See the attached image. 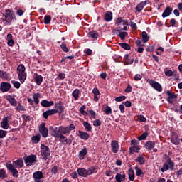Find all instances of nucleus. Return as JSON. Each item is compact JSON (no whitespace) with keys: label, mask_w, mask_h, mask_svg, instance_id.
<instances>
[{"label":"nucleus","mask_w":182,"mask_h":182,"mask_svg":"<svg viewBox=\"0 0 182 182\" xmlns=\"http://www.w3.org/2000/svg\"><path fill=\"white\" fill-rule=\"evenodd\" d=\"M120 149V146H119V142L116 140H112L111 141V150L112 153H119V149Z\"/></svg>","instance_id":"nucleus-18"},{"label":"nucleus","mask_w":182,"mask_h":182,"mask_svg":"<svg viewBox=\"0 0 182 182\" xmlns=\"http://www.w3.org/2000/svg\"><path fill=\"white\" fill-rule=\"evenodd\" d=\"M86 109V105H82L80 107V112L82 116H87V112L85 111Z\"/></svg>","instance_id":"nucleus-50"},{"label":"nucleus","mask_w":182,"mask_h":182,"mask_svg":"<svg viewBox=\"0 0 182 182\" xmlns=\"http://www.w3.org/2000/svg\"><path fill=\"white\" fill-rule=\"evenodd\" d=\"M16 16H15V12L12 10H6L5 12V21L7 25H11L12 21H15Z\"/></svg>","instance_id":"nucleus-6"},{"label":"nucleus","mask_w":182,"mask_h":182,"mask_svg":"<svg viewBox=\"0 0 182 182\" xmlns=\"http://www.w3.org/2000/svg\"><path fill=\"white\" fill-rule=\"evenodd\" d=\"M136 161L141 165H143L144 164V163H146V160L144 159V157H143V156H138L136 159Z\"/></svg>","instance_id":"nucleus-44"},{"label":"nucleus","mask_w":182,"mask_h":182,"mask_svg":"<svg viewBox=\"0 0 182 182\" xmlns=\"http://www.w3.org/2000/svg\"><path fill=\"white\" fill-rule=\"evenodd\" d=\"M0 77L1 79H9V75L6 72L0 70Z\"/></svg>","instance_id":"nucleus-45"},{"label":"nucleus","mask_w":182,"mask_h":182,"mask_svg":"<svg viewBox=\"0 0 182 182\" xmlns=\"http://www.w3.org/2000/svg\"><path fill=\"white\" fill-rule=\"evenodd\" d=\"M87 155V149L84 148L82 149L78 155V157L80 160H84L85 157H86V156Z\"/></svg>","instance_id":"nucleus-30"},{"label":"nucleus","mask_w":182,"mask_h":182,"mask_svg":"<svg viewBox=\"0 0 182 182\" xmlns=\"http://www.w3.org/2000/svg\"><path fill=\"white\" fill-rule=\"evenodd\" d=\"M149 36L147 35V33L146 31H143L142 32V42H144V43H147V42H149Z\"/></svg>","instance_id":"nucleus-43"},{"label":"nucleus","mask_w":182,"mask_h":182,"mask_svg":"<svg viewBox=\"0 0 182 182\" xmlns=\"http://www.w3.org/2000/svg\"><path fill=\"white\" fill-rule=\"evenodd\" d=\"M113 19V14L111 11H107L105 15V21L110 22Z\"/></svg>","instance_id":"nucleus-35"},{"label":"nucleus","mask_w":182,"mask_h":182,"mask_svg":"<svg viewBox=\"0 0 182 182\" xmlns=\"http://www.w3.org/2000/svg\"><path fill=\"white\" fill-rule=\"evenodd\" d=\"M174 170V162L171 161V159H168L165 164H164L161 168V172L167 171V170Z\"/></svg>","instance_id":"nucleus-9"},{"label":"nucleus","mask_w":182,"mask_h":182,"mask_svg":"<svg viewBox=\"0 0 182 182\" xmlns=\"http://www.w3.org/2000/svg\"><path fill=\"white\" fill-rule=\"evenodd\" d=\"M181 141V139L179 138L178 134L173 132L171 135V142L175 146H178Z\"/></svg>","instance_id":"nucleus-15"},{"label":"nucleus","mask_w":182,"mask_h":182,"mask_svg":"<svg viewBox=\"0 0 182 182\" xmlns=\"http://www.w3.org/2000/svg\"><path fill=\"white\" fill-rule=\"evenodd\" d=\"M104 112H105V114L110 115V114H112V108L109 106H107L105 107Z\"/></svg>","instance_id":"nucleus-51"},{"label":"nucleus","mask_w":182,"mask_h":182,"mask_svg":"<svg viewBox=\"0 0 182 182\" xmlns=\"http://www.w3.org/2000/svg\"><path fill=\"white\" fill-rule=\"evenodd\" d=\"M90 36H91V38H92V39H97V38L99 37V33H97V32L96 31H91L90 32Z\"/></svg>","instance_id":"nucleus-49"},{"label":"nucleus","mask_w":182,"mask_h":182,"mask_svg":"<svg viewBox=\"0 0 182 182\" xmlns=\"http://www.w3.org/2000/svg\"><path fill=\"white\" fill-rule=\"evenodd\" d=\"M38 132L42 137L46 138L49 136V129H47L45 122H42L38 127Z\"/></svg>","instance_id":"nucleus-10"},{"label":"nucleus","mask_w":182,"mask_h":182,"mask_svg":"<svg viewBox=\"0 0 182 182\" xmlns=\"http://www.w3.org/2000/svg\"><path fill=\"white\" fill-rule=\"evenodd\" d=\"M89 113L91 116V119H96V112H95L93 110H90Z\"/></svg>","instance_id":"nucleus-62"},{"label":"nucleus","mask_w":182,"mask_h":182,"mask_svg":"<svg viewBox=\"0 0 182 182\" xmlns=\"http://www.w3.org/2000/svg\"><path fill=\"white\" fill-rule=\"evenodd\" d=\"M119 46L126 50H130V46L126 43H120Z\"/></svg>","instance_id":"nucleus-47"},{"label":"nucleus","mask_w":182,"mask_h":182,"mask_svg":"<svg viewBox=\"0 0 182 182\" xmlns=\"http://www.w3.org/2000/svg\"><path fill=\"white\" fill-rule=\"evenodd\" d=\"M6 41H7L8 46H11V47L14 46V41L12 34L11 33L7 34Z\"/></svg>","instance_id":"nucleus-31"},{"label":"nucleus","mask_w":182,"mask_h":182,"mask_svg":"<svg viewBox=\"0 0 182 182\" xmlns=\"http://www.w3.org/2000/svg\"><path fill=\"white\" fill-rule=\"evenodd\" d=\"M171 14H173V8L167 6L162 14V18H167V16H170Z\"/></svg>","instance_id":"nucleus-22"},{"label":"nucleus","mask_w":182,"mask_h":182,"mask_svg":"<svg viewBox=\"0 0 182 182\" xmlns=\"http://www.w3.org/2000/svg\"><path fill=\"white\" fill-rule=\"evenodd\" d=\"M166 95H168L167 100L168 103H170L171 105H173V103H176V102H177V97H178L177 94H175L173 92L168 90L166 92Z\"/></svg>","instance_id":"nucleus-11"},{"label":"nucleus","mask_w":182,"mask_h":182,"mask_svg":"<svg viewBox=\"0 0 182 182\" xmlns=\"http://www.w3.org/2000/svg\"><path fill=\"white\" fill-rule=\"evenodd\" d=\"M128 33L126 31H120L119 33V36L120 38V39H122V41H123L126 36H127Z\"/></svg>","instance_id":"nucleus-52"},{"label":"nucleus","mask_w":182,"mask_h":182,"mask_svg":"<svg viewBox=\"0 0 182 182\" xmlns=\"http://www.w3.org/2000/svg\"><path fill=\"white\" fill-rule=\"evenodd\" d=\"M33 99L32 98H27L28 102L29 105H31V106L33 105V103L36 105H39V100L41 99V93L37 92L34 93L33 95Z\"/></svg>","instance_id":"nucleus-13"},{"label":"nucleus","mask_w":182,"mask_h":182,"mask_svg":"<svg viewBox=\"0 0 182 182\" xmlns=\"http://www.w3.org/2000/svg\"><path fill=\"white\" fill-rule=\"evenodd\" d=\"M80 95V90H79V89H75L72 93V96L74 97L75 100H77L79 99Z\"/></svg>","instance_id":"nucleus-40"},{"label":"nucleus","mask_w":182,"mask_h":182,"mask_svg":"<svg viewBox=\"0 0 182 182\" xmlns=\"http://www.w3.org/2000/svg\"><path fill=\"white\" fill-rule=\"evenodd\" d=\"M32 143H34L35 144H38L39 141H41V134H37L33 136L31 138Z\"/></svg>","instance_id":"nucleus-38"},{"label":"nucleus","mask_w":182,"mask_h":182,"mask_svg":"<svg viewBox=\"0 0 182 182\" xmlns=\"http://www.w3.org/2000/svg\"><path fill=\"white\" fill-rule=\"evenodd\" d=\"M115 180L117 182H122L124 181V180H126V174H121V173H117V175L115 176Z\"/></svg>","instance_id":"nucleus-32"},{"label":"nucleus","mask_w":182,"mask_h":182,"mask_svg":"<svg viewBox=\"0 0 182 182\" xmlns=\"http://www.w3.org/2000/svg\"><path fill=\"white\" fill-rule=\"evenodd\" d=\"M83 126L85 127V132H92V125L87 122H83Z\"/></svg>","instance_id":"nucleus-41"},{"label":"nucleus","mask_w":182,"mask_h":182,"mask_svg":"<svg viewBox=\"0 0 182 182\" xmlns=\"http://www.w3.org/2000/svg\"><path fill=\"white\" fill-rule=\"evenodd\" d=\"M58 139L60 143H62L64 146H70L72 144V139L68 138L65 134H61Z\"/></svg>","instance_id":"nucleus-14"},{"label":"nucleus","mask_w":182,"mask_h":182,"mask_svg":"<svg viewBox=\"0 0 182 182\" xmlns=\"http://www.w3.org/2000/svg\"><path fill=\"white\" fill-rule=\"evenodd\" d=\"M41 105L43 107H50V106H53L54 103L53 101L43 100L41 101Z\"/></svg>","instance_id":"nucleus-28"},{"label":"nucleus","mask_w":182,"mask_h":182,"mask_svg":"<svg viewBox=\"0 0 182 182\" xmlns=\"http://www.w3.org/2000/svg\"><path fill=\"white\" fill-rule=\"evenodd\" d=\"M128 176L130 181H134V171L133 169H129L128 171Z\"/></svg>","instance_id":"nucleus-42"},{"label":"nucleus","mask_w":182,"mask_h":182,"mask_svg":"<svg viewBox=\"0 0 182 182\" xmlns=\"http://www.w3.org/2000/svg\"><path fill=\"white\" fill-rule=\"evenodd\" d=\"M136 174L138 177H144V173H143V170H141L139 166H135Z\"/></svg>","instance_id":"nucleus-37"},{"label":"nucleus","mask_w":182,"mask_h":182,"mask_svg":"<svg viewBox=\"0 0 182 182\" xmlns=\"http://www.w3.org/2000/svg\"><path fill=\"white\" fill-rule=\"evenodd\" d=\"M95 171H96V167L91 166L87 170H86L84 168H80L77 169L78 175L80 176V177H86L87 176H92V174H94Z\"/></svg>","instance_id":"nucleus-5"},{"label":"nucleus","mask_w":182,"mask_h":182,"mask_svg":"<svg viewBox=\"0 0 182 182\" xmlns=\"http://www.w3.org/2000/svg\"><path fill=\"white\" fill-rule=\"evenodd\" d=\"M6 167H7V169L11 173L13 177H15L16 178L19 177V172H18V170L15 168V166L12 164H6Z\"/></svg>","instance_id":"nucleus-12"},{"label":"nucleus","mask_w":182,"mask_h":182,"mask_svg":"<svg viewBox=\"0 0 182 182\" xmlns=\"http://www.w3.org/2000/svg\"><path fill=\"white\" fill-rule=\"evenodd\" d=\"M93 126H95V127H99V126H102V122L100 121V119H97L93 121Z\"/></svg>","instance_id":"nucleus-55"},{"label":"nucleus","mask_w":182,"mask_h":182,"mask_svg":"<svg viewBox=\"0 0 182 182\" xmlns=\"http://www.w3.org/2000/svg\"><path fill=\"white\" fill-rule=\"evenodd\" d=\"M6 100H8V102H9V103L11 105V106H16L18 105V102H16V100H15V98L11 95H8L6 97Z\"/></svg>","instance_id":"nucleus-34"},{"label":"nucleus","mask_w":182,"mask_h":182,"mask_svg":"<svg viewBox=\"0 0 182 182\" xmlns=\"http://www.w3.org/2000/svg\"><path fill=\"white\" fill-rule=\"evenodd\" d=\"M124 65H132L133 62L134 61L133 59L130 60V62H129V54H126L124 57Z\"/></svg>","instance_id":"nucleus-39"},{"label":"nucleus","mask_w":182,"mask_h":182,"mask_svg":"<svg viewBox=\"0 0 182 182\" xmlns=\"http://www.w3.org/2000/svg\"><path fill=\"white\" fill-rule=\"evenodd\" d=\"M41 153L43 160L46 161V160L49 159V156H50V149L48 147V146H46L45 144H41Z\"/></svg>","instance_id":"nucleus-7"},{"label":"nucleus","mask_w":182,"mask_h":182,"mask_svg":"<svg viewBox=\"0 0 182 182\" xmlns=\"http://www.w3.org/2000/svg\"><path fill=\"white\" fill-rule=\"evenodd\" d=\"M1 127L4 130H8L9 129V121L8 120V117H4L1 122Z\"/></svg>","instance_id":"nucleus-23"},{"label":"nucleus","mask_w":182,"mask_h":182,"mask_svg":"<svg viewBox=\"0 0 182 182\" xmlns=\"http://www.w3.org/2000/svg\"><path fill=\"white\" fill-rule=\"evenodd\" d=\"M35 75V82L36 83V85L38 86H41V84L42 83V82H43V77H42V75H38V73H34Z\"/></svg>","instance_id":"nucleus-25"},{"label":"nucleus","mask_w":182,"mask_h":182,"mask_svg":"<svg viewBox=\"0 0 182 182\" xmlns=\"http://www.w3.org/2000/svg\"><path fill=\"white\" fill-rule=\"evenodd\" d=\"M51 173H53V174H56V173H58V166H53L51 169Z\"/></svg>","instance_id":"nucleus-64"},{"label":"nucleus","mask_w":182,"mask_h":182,"mask_svg":"<svg viewBox=\"0 0 182 182\" xmlns=\"http://www.w3.org/2000/svg\"><path fill=\"white\" fill-rule=\"evenodd\" d=\"M141 147L140 145L132 146L129 148V154H134V153H139Z\"/></svg>","instance_id":"nucleus-27"},{"label":"nucleus","mask_w":182,"mask_h":182,"mask_svg":"<svg viewBox=\"0 0 182 182\" xmlns=\"http://www.w3.org/2000/svg\"><path fill=\"white\" fill-rule=\"evenodd\" d=\"M147 83L153 87V89H155L157 92H163V87L161 86V84L156 82V80L152 79H148L146 80Z\"/></svg>","instance_id":"nucleus-8"},{"label":"nucleus","mask_w":182,"mask_h":182,"mask_svg":"<svg viewBox=\"0 0 182 182\" xmlns=\"http://www.w3.org/2000/svg\"><path fill=\"white\" fill-rule=\"evenodd\" d=\"M12 165L16 168H22L23 167V161L22 159H18L16 161H14Z\"/></svg>","instance_id":"nucleus-24"},{"label":"nucleus","mask_w":182,"mask_h":182,"mask_svg":"<svg viewBox=\"0 0 182 182\" xmlns=\"http://www.w3.org/2000/svg\"><path fill=\"white\" fill-rule=\"evenodd\" d=\"M56 113H58V110L49 109L43 113V117H44V119H48L49 116H53V114H56Z\"/></svg>","instance_id":"nucleus-20"},{"label":"nucleus","mask_w":182,"mask_h":182,"mask_svg":"<svg viewBox=\"0 0 182 182\" xmlns=\"http://www.w3.org/2000/svg\"><path fill=\"white\" fill-rule=\"evenodd\" d=\"M165 75L171 77V76H173V71L171 70H166L165 71Z\"/></svg>","instance_id":"nucleus-63"},{"label":"nucleus","mask_w":182,"mask_h":182,"mask_svg":"<svg viewBox=\"0 0 182 182\" xmlns=\"http://www.w3.org/2000/svg\"><path fill=\"white\" fill-rule=\"evenodd\" d=\"M147 136H149V133L144 132L140 136L138 137V140H146V139H147Z\"/></svg>","instance_id":"nucleus-54"},{"label":"nucleus","mask_w":182,"mask_h":182,"mask_svg":"<svg viewBox=\"0 0 182 182\" xmlns=\"http://www.w3.org/2000/svg\"><path fill=\"white\" fill-rule=\"evenodd\" d=\"M55 108L58 112V113H63V112H65V109L63 108V105H62V104L60 102L56 103L55 104Z\"/></svg>","instance_id":"nucleus-36"},{"label":"nucleus","mask_w":182,"mask_h":182,"mask_svg":"<svg viewBox=\"0 0 182 182\" xmlns=\"http://www.w3.org/2000/svg\"><path fill=\"white\" fill-rule=\"evenodd\" d=\"M33 177L34 178V182H43L42 179L45 178V176H43V172L42 171L34 172Z\"/></svg>","instance_id":"nucleus-16"},{"label":"nucleus","mask_w":182,"mask_h":182,"mask_svg":"<svg viewBox=\"0 0 182 182\" xmlns=\"http://www.w3.org/2000/svg\"><path fill=\"white\" fill-rule=\"evenodd\" d=\"M115 102H123V100H126V96L122 95L119 97H114Z\"/></svg>","instance_id":"nucleus-53"},{"label":"nucleus","mask_w":182,"mask_h":182,"mask_svg":"<svg viewBox=\"0 0 182 182\" xmlns=\"http://www.w3.org/2000/svg\"><path fill=\"white\" fill-rule=\"evenodd\" d=\"M134 79L136 81L141 80V79H143V75L140 74H136Z\"/></svg>","instance_id":"nucleus-59"},{"label":"nucleus","mask_w":182,"mask_h":182,"mask_svg":"<svg viewBox=\"0 0 182 182\" xmlns=\"http://www.w3.org/2000/svg\"><path fill=\"white\" fill-rule=\"evenodd\" d=\"M92 93L94 95V102H99V95H100V91L97 87H95L92 90Z\"/></svg>","instance_id":"nucleus-29"},{"label":"nucleus","mask_w":182,"mask_h":182,"mask_svg":"<svg viewBox=\"0 0 182 182\" xmlns=\"http://www.w3.org/2000/svg\"><path fill=\"white\" fill-rule=\"evenodd\" d=\"M11 87H12V85H11V83L9 82H3L0 84V90L2 92V93L8 92L11 90Z\"/></svg>","instance_id":"nucleus-17"},{"label":"nucleus","mask_w":182,"mask_h":182,"mask_svg":"<svg viewBox=\"0 0 182 182\" xmlns=\"http://www.w3.org/2000/svg\"><path fill=\"white\" fill-rule=\"evenodd\" d=\"M26 68H25V65L23 64H20L17 67V75L18 76V80H20L21 83H25V81L26 80Z\"/></svg>","instance_id":"nucleus-3"},{"label":"nucleus","mask_w":182,"mask_h":182,"mask_svg":"<svg viewBox=\"0 0 182 182\" xmlns=\"http://www.w3.org/2000/svg\"><path fill=\"white\" fill-rule=\"evenodd\" d=\"M24 161L25 163H26L27 164H31V163H35V161H36V156L35 155H31V156H26L24 158Z\"/></svg>","instance_id":"nucleus-21"},{"label":"nucleus","mask_w":182,"mask_h":182,"mask_svg":"<svg viewBox=\"0 0 182 182\" xmlns=\"http://www.w3.org/2000/svg\"><path fill=\"white\" fill-rule=\"evenodd\" d=\"M49 129L51 136H53V137H55V139H59V137H60V134L69 136L70 132L73 130H75V124H70L69 127L60 126L59 127L50 126Z\"/></svg>","instance_id":"nucleus-1"},{"label":"nucleus","mask_w":182,"mask_h":182,"mask_svg":"<svg viewBox=\"0 0 182 182\" xmlns=\"http://www.w3.org/2000/svg\"><path fill=\"white\" fill-rule=\"evenodd\" d=\"M79 133V137L82 139V140H88L89 137H90V135L87 134V132H85L83 131H78Z\"/></svg>","instance_id":"nucleus-26"},{"label":"nucleus","mask_w":182,"mask_h":182,"mask_svg":"<svg viewBox=\"0 0 182 182\" xmlns=\"http://www.w3.org/2000/svg\"><path fill=\"white\" fill-rule=\"evenodd\" d=\"M115 25L118 26L117 28L118 32L122 31H127V26H129V20H124L123 18L119 17L117 18Z\"/></svg>","instance_id":"nucleus-4"},{"label":"nucleus","mask_w":182,"mask_h":182,"mask_svg":"<svg viewBox=\"0 0 182 182\" xmlns=\"http://www.w3.org/2000/svg\"><path fill=\"white\" fill-rule=\"evenodd\" d=\"M60 48L63 52H65V53L69 52V48H68V46H66V44H65V43H63L61 44Z\"/></svg>","instance_id":"nucleus-56"},{"label":"nucleus","mask_w":182,"mask_h":182,"mask_svg":"<svg viewBox=\"0 0 182 182\" xmlns=\"http://www.w3.org/2000/svg\"><path fill=\"white\" fill-rule=\"evenodd\" d=\"M6 131L0 129V139H4L6 136Z\"/></svg>","instance_id":"nucleus-60"},{"label":"nucleus","mask_w":182,"mask_h":182,"mask_svg":"<svg viewBox=\"0 0 182 182\" xmlns=\"http://www.w3.org/2000/svg\"><path fill=\"white\" fill-rule=\"evenodd\" d=\"M146 147L147 149V150L149 151H150L151 150H153V149L154 147H156V142L154 141H149L146 143Z\"/></svg>","instance_id":"nucleus-33"},{"label":"nucleus","mask_w":182,"mask_h":182,"mask_svg":"<svg viewBox=\"0 0 182 182\" xmlns=\"http://www.w3.org/2000/svg\"><path fill=\"white\" fill-rule=\"evenodd\" d=\"M132 90H133L132 85L128 84L127 87L124 90L125 93H131Z\"/></svg>","instance_id":"nucleus-61"},{"label":"nucleus","mask_w":182,"mask_h":182,"mask_svg":"<svg viewBox=\"0 0 182 182\" xmlns=\"http://www.w3.org/2000/svg\"><path fill=\"white\" fill-rule=\"evenodd\" d=\"M150 4V1L149 0H146L144 1H141L139 4H138L136 6V11L137 12H141V10L144 9V6H146V5Z\"/></svg>","instance_id":"nucleus-19"},{"label":"nucleus","mask_w":182,"mask_h":182,"mask_svg":"<svg viewBox=\"0 0 182 182\" xmlns=\"http://www.w3.org/2000/svg\"><path fill=\"white\" fill-rule=\"evenodd\" d=\"M6 178V172H5V170L1 169L0 170V178Z\"/></svg>","instance_id":"nucleus-57"},{"label":"nucleus","mask_w":182,"mask_h":182,"mask_svg":"<svg viewBox=\"0 0 182 182\" xmlns=\"http://www.w3.org/2000/svg\"><path fill=\"white\" fill-rule=\"evenodd\" d=\"M50 21H52V17L50 15H47L44 17V23L46 25H49L50 23Z\"/></svg>","instance_id":"nucleus-46"},{"label":"nucleus","mask_w":182,"mask_h":182,"mask_svg":"<svg viewBox=\"0 0 182 182\" xmlns=\"http://www.w3.org/2000/svg\"><path fill=\"white\" fill-rule=\"evenodd\" d=\"M49 129L51 136H53V137H55V139H59V137H60V134L69 136L70 132L73 130H75V124H70L69 127L60 126L59 127L50 126Z\"/></svg>","instance_id":"nucleus-2"},{"label":"nucleus","mask_w":182,"mask_h":182,"mask_svg":"<svg viewBox=\"0 0 182 182\" xmlns=\"http://www.w3.org/2000/svg\"><path fill=\"white\" fill-rule=\"evenodd\" d=\"M129 26L132 29H134L135 31L137 29V24L133 21L129 22Z\"/></svg>","instance_id":"nucleus-58"},{"label":"nucleus","mask_w":182,"mask_h":182,"mask_svg":"<svg viewBox=\"0 0 182 182\" xmlns=\"http://www.w3.org/2000/svg\"><path fill=\"white\" fill-rule=\"evenodd\" d=\"M11 83L15 89H19L21 87V82L18 81L12 80Z\"/></svg>","instance_id":"nucleus-48"}]
</instances>
